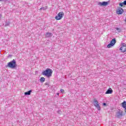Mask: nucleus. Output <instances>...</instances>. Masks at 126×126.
<instances>
[{
  "mask_svg": "<svg viewBox=\"0 0 126 126\" xmlns=\"http://www.w3.org/2000/svg\"><path fill=\"white\" fill-rule=\"evenodd\" d=\"M41 74L47 77H51L53 74V70L50 68H46L45 70L42 72Z\"/></svg>",
  "mask_w": 126,
  "mask_h": 126,
  "instance_id": "nucleus-1",
  "label": "nucleus"
},
{
  "mask_svg": "<svg viewBox=\"0 0 126 126\" xmlns=\"http://www.w3.org/2000/svg\"><path fill=\"white\" fill-rule=\"evenodd\" d=\"M6 67H9L10 68H15L16 66H17V64H16V61L15 60H13L12 61L8 63Z\"/></svg>",
  "mask_w": 126,
  "mask_h": 126,
  "instance_id": "nucleus-2",
  "label": "nucleus"
},
{
  "mask_svg": "<svg viewBox=\"0 0 126 126\" xmlns=\"http://www.w3.org/2000/svg\"><path fill=\"white\" fill-rule=\"evenodd\" d=\"M64 16V13H63V12H60L58 13V15L55 17V19H56V20H61Z\"/></svg>",
  "mask_w": 126,
  "mask_h": 126,
  "instance_id": "nucleus-3",
  "label": "nucleus"
},
{
  "mask_svg": "<svg viewBox=\"0 0 126 126\" xmlns=\"http://www.w3.org/2000/svg\"><path fill=\"white\" fill-rule=\"evenodd\" d=\"M94 107L97 109L98 111L101 110V107H100V105H99V102H98V100L95 98L94 100Z\"/></svg>",
  "mask_w": 126,
  "mask_h": 126,
  "instance_id": "nucleus-4",
  "label": "nucleus"
},
{
  "mask_svg": "<svg viewBox=\"0 0 126 126\" xmlns=\"http://www.w3.org/2000/svg\"><path fill=\"white\" fill-rule=\"evenodd\" d=\"M121 47L120 48V51H121L122 53H126V44L125 43H121Z\"/></svg>",
  "mask_w": 126,
  "mask_h": 126,
  "instance_id": "nucleus-5",
  "label": "nucleus"
},
{
  "mask_svg": "<svg viewBox=\"0 0 126 126\" xmlns=\"http://www.w3.org/2000/svg\"><path fill=\"white\" fill-rule=\"evenodd\" d=\"M124 112L121 110V109H119V111L116 112V117L118 119H120V118H122L123 116H124L123 114Z\"/></svg>",
  "mask_w": 126,
  "mask_h": 126,
  "instance_id": "nucleus-6",
  "label": "nucleus"
},
{
  "mask_svg": "<svg viewBox=\"0 0 126 126\" xmlns=\"http://www.w3.org/2000/svg\"><path fill=\"white\" fill-rule=\"evenodd\" d=\"M109 3L110 0H108V1H103L102 2H99L98 4H99L100 6H106V5H108Z\"/></svg>",
  "mask_w": 126,
  "mask_h": 126,
  "instance_id": "nucleus-7",
  "label": "nucleus"
},
{
  "mask_svg": "<svg viewBox=\"0 0 126 126\" xmlns=\"http://www.w3.org/2000/svg\"><path fill=\"white\" fill-rule=\"evenodd\" d=\"M117 14H123L124 13V9L122 7L118 8V9L116 11Z\"/></svg>",
  "mask_w": 126,
  "mask_h": 126,
  "instance_id": "nucleus-8",
  "label": "nucleus"
},
{
  "mask_svg": "<svg viewBox=\"0 0 126 126\" xmlns=\"http://www.w3.org/2000/svg\"><path fill=\"white\" fill-rule=\"evenodd\" d=\"M121 106H122V108L125 109V113H126V101H124L122 103H121Z\"/></svg>",
  "mask_w": 126,
  "mask_h": 126,
  "instance_id": "nucleus-9",
  "label": "nucleus"
},
{
  "mask_svg": "<svg viewBox=\"0 0 126 126\" xmlns=\"http://www.w3.org/2000/svg\"><path fill=\"white\" fill-rule=\"evenodd\" d=\"M113 93V90L111 88H109L106 92L105 94H112Z\"/></svg>",
  "mask_w": 126,
  "mask_h": 126,
  "instance_id": "nucleus-10",
  "label": "nucleus"
},
{
  "mask_svg": "<svg viewBox=\"0 0 126 126\" xmlns=\"http://www.w3.org/2000/svg\"><path fill=\"white\" fill-rule=\"evenodd\" d=\"M116 43H117V41L116 40V39L115 38H113L110 41V43L112 44L113 46H115Z\"/></svg>",
  "mask_w": 126,
  "mask_h": 126,
  "instance_id": "nucleus-11",
  "label": "nucleus"
},
{
  "mask_svg": "<svg viewBox=\"0 0 126 126\" xmlns=\"http://www.w3.org/2000/svg\"><path fill=\"white\" fill-rule=\"evenodd\" d=\"M31 92H32V90H30L27 92L25 93V96H28L29 95H31Z\"/></svg>",
  "mask_w": 126,
  "mask_h": 126,
  "instance_id": "nucleus-12",
  "label": "nucleus"
},
{
  "mask_svg": "<svg viewBox=\"0 0 126 126\" xmlns=\"http://www.w3.org/2000/svg\"><path fill=\"white\" fill-rule=\"evenodd\" d=\"M52 36H53V34L50 32H47L46 34V37L47 38H50V37H52Z\"/></svg>",
  "mask_w": 126,
  "mask_h": 126,
  "instance_id": "nucleus-13",
  "label": "nucleus"
},
{
  "mask_svg": "<svg viewBox=\"0 0 126 126\" xmlns=\"http://www.w3.org/2000/svg\"><path fill=\"white\" fill-rule=\"evenodd\" d=\"M46 79L44 78L43 77H42L40 78L39 80L41 83H43V82H45V80Z\"/></svg>",
  "mask_w": 126,
  "mask_h": 126,
  "instance_id": "nucleus-14",
  "label": "nucleus"
},
{
  "mask_svg": "<svg viewBox=\"0 0 126 126\" xmlns=\"http://www.w3.org/2000/svg\"><path fill=\"white\" fill-rule=\"evenodd\" d=\"M10 25V22H9V21H7V20H6L5 21V24L4 26L6 27V26H9V25Z\"/></svg>",
  "mask_w": 126,
  "mask_h": 126,
  "instance_id": "nucleus-15",
  "label": "nucleus"
},
{
  "mask_svg": "<svg viewBox=\"0 0 126 126\" xmlns=\"http://www.w3.org/2000/svg\"><path fill=\"white\" fill-rule=\"evenodd\" d=\"M115 29L117 30L118 33H120V32L122 31V30H121V29H120L119 28H116Z\"/></svg>",
  "mask_w": 126,
  "mask_h": 126,
  "instance_id": "nucleus-16",
  "label": "nucleus"
},
{
  "mask_svg": "<svg viewBox=\"0 0 126 126\" xmlns=\"http://www.w3.org/2000/svg\"><path fill=\"white\" fill-rule=\"evenodd\" d=\"M47 8H48V7H47V6L42 7L40 8L39 10H42V9H43V10H46V9H47Z\"/></svg>",
  "mask_w": 126,
  "mask_h": 126,
  "instance_id": "nucleus-17",
  "label": "nucleus"
},
{
  "mask_svg": "<svg viewBox=\"0 0 126 126\" xmlns=\"http://www.w3.org/2000/svg\"><path fill=\"white\" fill-rule=\"evenodd\" d=\"M112 47H114V45H113L112 44V43H109L108 45H107V48H112Z\"/></svg>",
  "mask_w": 126,
  "mask_h": 126,
  "instance_id": "nucleus-18",
  "label": "nucleus"
},
{
  "mask_svg": "<svg viewBox=\"0 0 126 126\" xmlns=\"http://www.w3.org/2000/svg\"><path fill=\"white\" fill-rule=\"evenodd\" d=\"M119 5H120V6L123 7V6H124V5H125V3H124V2H121V3H119Z\"/></svg>",
  "mask_w": 126,
  "mask_h": 126,
  "instance_id": "nucleus-19",
  "label": "nucleus"
},
{
  "mask_svg": "<svg viewBox=\"0 0 126 126\" xmlns=\"http://www.w3.org/2000/svg\"><path fill=\"white\" fill-rule=\"evenodd\" d=\"M44 85H47L48 86H49V85H50L49 82L45 83L44 84Z\"/></svg>",
  "mask_w": 126,
  "mask_h": 126,
  "instance_id": "nucleus-20",
  "label": "nucleus"
},
{
  "mask_svg": "<svg viewBox=\"0 0 126 126\" xmlns=\"http://www.w3.org/2000/svg\"><path fill=\"white\" fill-rule=\"evenodd\" d=\"M60 92H61V93H63V92H64V90L63 89H61Z\"/></svg>",
  "mask_w": 126,
  "mask_h": 126,
  "instance_id": "nucleus-21",
  "label": "nucleus"
},
{
  "mask_svg": "<svg viewBox=\"0 0 126 126\" xmlns=\"http://www.w3.org/2000/svg\"><path fill=\"white\" fill-rule=\"evenodd\" d=\"M103 106H107V103H103Z\"/></svg>",
  "mask_w": 126,
  "mask_h": 126,
  "instance_id": "nucleus-22",
  "label": "nucleus"
},
{
  "mask_svg": "<svg viewBox=\"0 0 126 126\" xmlns=\"http://www.w3.org/2000/svg\"><path fill=\"white\" fill-rule=\"evenodd\" d=\"M123 2L124 3V4L126 5V0H124Z\"/></svg>",
  "mask_w": 126,
  "mask_h": 126,
  "instance_id": "nucleus-23",
  "label": "nucleus"
},
{
  "mask_svg": "<svg viewBox=\"0 0 126 126\" xmlns=\"http://www.w3.org/2000/svg\"><path fill=\"white\" fill-rule=\"evenodd\" d=\"M1 17H2V16H1V15L0 14V20L1 19Z\"/></svg>",
  "mask_w": 126,
  "mask_h": 126,
  "instance_id": "nucleus-24",
  "label": "nucleus"
},
{
  "mask_svg": "<svg viewBox=\"0 0 126 126\" xmlns=\"http://www.w3.org/2000/svg\"><path fill=\"white\" fill-rule=\"evenodd\" d=\"M5 0H0V1H4Z\"/></svg>",
  "mask_w": 126,
  "mask_h": 126,
  "instance_id": "nucleus-25",
  "label": "nucleus"
},
{
  "mask_svg": "<svg viewBox=\"0 0 126 126\" xmlns=\"http://www.w3.org/2000/svg\"><path fill=\"white\" fill-rule=\"evenodd\" d=\"M60 112H61V110H59V111H58V113H60Z\"/></svg>",
  "mask_w": 126,
  "mask_h": 126,
  "instance_id": "nucleus-26",
  "label": "nucleus"
},
{
  "mask_svg": "<svg viewBox=\"0 0 126 126\" xmlns=\"http://www.w3.org/2000/svg\"><path fill=\"white\" fill-rule=\"evenodd\" d=\"M125 49H126V48H125V47H124V48H123V50H125Z\"/></svg>",
  "mask_w": 126,
  "mask_h": 126,
  "instance_id": "nucleus-27",
  "label": "nucleus"
},
{
  "mask_svg": "<svg viewBox=\"0 0 126 126\" xmlns=\"http://www.w3.org/2000/svg\"><path fill=\"white\" fill-rule=\"evenodd\" d=\"M57 95H60V94H59V93H58V94H57Z\"/></svg>",
  "mask_w": 126,
  "mask_h": 126,
  "instance_id": "nucleus-28",
  "label": "nucleus"
}]
</instances>
